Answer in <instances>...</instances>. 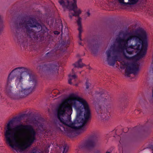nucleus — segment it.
Segmentation results:
<instances>
[{"mask_svg": "<svg viewBox=\"0 0 153 153\" xmlns=\"http://www.w3.org/2000/svg\"><path fill=\"white\" fill-rule=\"evenodd\" d=\"M57 117L64 125L82 133L86 129L84 126L91 118V111L85 100L73 94L59 105Z\"/></svg>", "mask_w": 153, "mask_h": 153, "instance_id": "1", "label": "nucleus"}, {"mask_svg": "<svg viewBox=\"0 0 153 153\" xmlns=\"http://www.w3.org/2000/svg\"><path fill=\"white\" fill-rule=\"evenodd\" d=\"M115 43L111 45L106 51L108 64L114 66L116 61H121L120 57L117 55L126 50L129 54L137 53L136 59L138 60L146 54L147 47V34L142 28L135 31L126 32L122 37H117Z\"/></svg>", "mask_w": 153, "mask_h": 153, "instance_id": "2", "label": "nucleus"}, {"mask_svg": "<svg viewBox=\"0 0 153 153\" xmlns=\"http://www.w3.org/2000/svg\"><path fill=\"white\" fill-rule=\"evenodd\" d=\"M24 27L26 29L27 36L33 41L37 40L40 36L39 33L42 29H44L43 31L45 32L47 30L46 27H42L33 17L27 16L22 18L19 25L16 26L13 31L14 39L17 40L20 45L27 42L26 38L24 37L20 32L21 28Z\"/></svg>", "mask_w": 153, "mask_h": 153, "instance_id": "3", "label": "nucleus"}, {"mask_svg": "<svg viewBox=\"0 0 153 153\" xmlns=\"http://www.w3.org/2000/svg\"><path fill=\"white\" fill-rule=\"evenodd\" d=\"M36 134H5L6 144L12 148L23 150L30 146L35 139Z\"/></svg>", "mask_w": 153, "mask_h": 153, "instance_id": "4", "label": "nucleus"}, {"mask_svg": "<svg viewBox=\"0 0 153 153\" xmlns=\"http://www.w3.org/2000/svg\"><path fill=\"white\" fill-rule=\"evenodd\" d=\"M13 119L8 121L4 127V134H36V131L31 125L20 124L13 126Z\"/></svg>", "mask_w": 153, "mask_h": 153, "instance_id": "5", "label": "nucleus"}, {"mask_svg": "<svg viewBox=\"0 0 153 153\" xmlns=\"http://www.w3.org/2000/svg\"><path fill=\"white\" fill-rule=\"evenodd\" d=\"M31 70L28 68L24 67H18L13 70L9 75L14 78L16 77V81L19 83L22 81L23 77L22 74L23 73L26 72L29 76V84L36 85V80L35 76L31 74Z\"/></svg>", "mask_w": 153, "mask_h": 153, "instance_id": "6", "label": "nucleus"}, {"mask_svg": "<svg viewBox=\"0 0 153 153\" xmlns=\"http://www.w3.org/2000/svg\"><path fill=\"white\" fill-rule=\"evenodd\" d=\"M73 3L70 2L69 0H59V2L64 9L67 8L70 11H73L74 13L72 14L73 16H78L77 22L78 26V30L79 31V36L80 37H81L82 32L81 22L82 19L79 16V15L81 13V11L80 9L76 10V9L77 8L76 1V0H73Z\"/></svg>", "mask_w": 153, "mask_h": 153, "instance_id": "7", "label": "nucleus"}, {"mask_svg": "<svg viewBox=\"0 0 153 153\" xmlns=\"http://www.w3.org/2000/svg\"><path fill=\"white\" fill-rule=\"evenodd\" d=\"M59 66L58 64L56 62H52L45 64L42 66L39 65L37 69L40 70L41 68L43 70L45 74L48 76L53 75L58 71Z\"/></svg>", "mask_w": 153, "mask_h": 153, "instance_id": "8", "label": "nucleus"}, {"mask_svg": "<svg viewBox=\"0 0 153 153\" xmlns=\"http://www.w3.org/2000/svg\"><path fill=\"white\" fill-rule=\"evenodd\" d=\"M36 85H32L30 87L25 89L22 88L18 90L17 88L16 89V93H14L12 99L14 100L20 99L26 97L33 92L35 88Z\"/></svg>", "mask_w": 153, "mask_h": 153, "instance_id": "9", "label": "nucleus"}, {"mask_svg": "<svg viewBox=\"0 0 153 153\" xmlns=\"http://www.w3.org/2000/svg\"><path fill=\"white\" fill-rule=\"evenodd\" d=\"M124 66L123 69L126 68L125 75L128 77L129 75L133 74L134 75L137 74L139 71V65L137 62L128 63L124 62L122 64Z\"/></svg>", "mask_w": 153, "mask_h": 153, "instance_id": "10", "label": "nucleus"}, {"mask_svg": "<svg viewBox=\"0 0 153 153\" xmlns=\"http://www.w3.org/2000/svg\"><path fill=\"white\" fill-rule=\"evenodd\" d=\"M95 108L99 119L103 122L109 120V112L106 108L103 106L98 105L96 106Z\"/></svg>", "mask_w": 153, "mask_h": 153, "instance_id": "11", "label": "nucleus"}, {"mask_svg": "<svg viewBox=\"0 0 153 153\" xmlns=\"http://www.w3.org/2000/svg\"><path fill=\"white\" fill-rule=\"evenodd\" d=\"M14 79L11 76L8 75L5 89V93L11 98L14 93L13 92L14 88L12 85V80Z\"/></svg>", "mask_w": 153, "mask_h": 153, "instance_id": "12", "label": "nucleus"}, {"mask_svg": "<svg viewBox=\"0 0 153 153\" xmlns=\"http://www.w3.org/2000/svg\"><path fill=\"white\" fill-rule=\"evenodd\" d=\"M96 140L93 137H91L85 141L78 146L79 149L90 148L94 147L96 144Z\"/></svg>", "mask_w": 153, "mask_h": 153, "instance_id": "13", "label": "nucleus"}, {"mask_svg": "<svg viewBox=\"0 0 153 153\" xmlns=\"http://www.w3.org/2000/svg\"><path fill=\"white\" fill-rule=\"evenodd\" d=\"M128 130L132 133H150L148 128L145 127L140 128L136 126L133 128H129Z\"/></svg>", "mask_w": 153, "mask_h": 153, "instance_id": "14", "label": "nucleus"}, {"mask_svg": "<svg viewBox=\"0 0 153 153\" xmlns=\"http://www.w3.org/2000/svg\"><path fill=\"white\" fill-rule=\"evenodd\" d=\"M139 0H118L119 2L121 4L125 6L127 5H134L136 4Z\"/></svg>", "mask_w": 153, "mask_h": 153, "instance_id": "15", "label": "nucleus"}, {"mask_svg": "<svg viewBox=\"0 0 153 153\" xmlns=\"http://www.w3.org/2000/svg\"><path fill=\"white\" fill-rule=\"evenodd\" d=\"M59 148L61 150H62V153H67L68 149V146L67 144L64 142V143L61 145Z\"/></svg>", "mask_w": 153, "mask_h": 153, "instance_id": "16", "label": "nucleus"}, {"mask_svg": "<svg viewBox=\"0 0 153 153\" xmlns=\"http://www.w3.org/2000/svg\"><path fill=\"white\" fill-rule=\"evenodd\" d=\"M75 67L81 68L84 66L85 65L82 63V59H80L77 62L73 64Z\"/></svg>", "mask_w": 153, "mask_h": 153, "instance_id": "17", "label": "nucleus"}, {"mask_svg": "<svg viewBox=\"0 0 153 153\" xmlns=\"http://www.w3.org/2000/svg\"><path fill=\"white\" fill-rule=\"evenodd\" d=\"M4 27L3 17L0 15V34L3 31Z\"/></svg>", "mask_w": 153, "mask_h": 153, "instance_id": "18", "label": "nucleus"}, {"mask_svg": "<svg viewBox=\"0 0 153 153\" xmlns=\"http://www.w3.org/2000/svg\"><path fill=\"white\" fill-rule=\"evenodd\" d=\"M105 94L106 95L105 97H107V98H104V99L102 100V101H103L104 104L106 105V106H107L111 103V101L108 97L107 95H108Z\"/></svg>", "mask_w": 153, "mask_h": 153, "instance_id": "19", "label": "nucleus"}, {"mask_svg": "<svg viewBox=\"0 0 153 153\" xmlns=\"http://www.w3.org/2000/svg\"><path fill=\"white\" fill-rule=\"evenodd\" d=\"M68 137L72 140H74L78 137V134H66Z\"/></svg>", "mask_w": 153, "mask_h": 153, "instance_id": "20", "label": "nucleus"}, {"mask_svg": "<svg viewBox=\"0 0 153 153\" xmlns=\"http://www.w3.org/2000/svg\"><path fill=\"white\" fill-rule=\"evenodd\" d=\"M37 123H36V125L38 126V128L41 131H42L44 130V126L43 125L41 124H40L38 122H37Z\"/></svg>", "mask_w": 153, "mask_h": 153, "instance_id": "21", "label": "nucleus"}, {"mask_svg": "<svg viewBox=\"0 0 153 153\" xmlns=\"http://www.w3.org/2000/svg\"><path fill=\"white\" fill-rule=\"evenodd\" d=\"M91 84L88 82V81H87L85 82L86 88L87 89H88L89 86L91 85Z\"/></svg>", "mask_w": 153, "mask_h": 153, "instance_id": "22", "label": "nucleus"}, {"mask_svg": "<svg viewBox=\"0 0 153 153\" xmlns=\"http://www.w3.org/2000/svg\"><path fill=\"white\" fill-rule=\"evenodd\" d=\"M123 54L125 58L127 59L130 60L132 58V57L127 56L124 53H123Z\"/></svg>", "mask_w": 153, "mask_h": 153, "instance_id": "23", "label": "nucleus"}, {"mask_svg": "<svg viewBox=\"0 0 153 153\" xmlns=\"http://www.w3.org/2000/svg\"><path fill=\"white\" fill-rule=\"evenodd\" d=\"M46 56L47 57H50L52 56L53 54L51 52H48L46 54Z\"/></svg>", "mask_w": 153, "mask_h": 153, "instance_id": "24", "label": "nucleus"}, {"mask_svg": "<svg viewBox=\"0 0 153 153\" xmlns=\"http://www.w3.org/2000/svg\"><path fill=\"white\" fill-rule=\"evenodd\" d=\"M69 76L71 77L73 79H74V80H76V79H77V76L75 74H74L73 75H69Z\"/></svg>", "mask_w": 153, "mask_h": 153, "instance_id": "25", "label": "nucleus"}, {"mask_svg": "<svg viewBox=\"0 0 153 153\" xmlns=\"http://www.w3.org/2000/svg\"><path fill=\"white\" fill-rule=\"evenodd\" d=\"M110 133H112V134H116V133H120V132H118V131H117L115 130H113V131H111L110 132Z\"/></svg>", "mask_w": 153, "mask_h": 153, "instance_id": "26", "label": "nucleus"}, {"mask_svg": "<svg viewBox=\"0 0 153 153\" xmlns=\"http://www.w3.org/2000/svg\"><path fill=\"white\" fill-rule=\"evenodd\" d=\"M72 79H69L68 80V83L70 84H71L72 83L71 82V80H72Z\"/></svg>", "mask_w": 153, "mask_h": 153, "instance_id": "27", "label": "nucleus"}, {"mask_svg": "<svg viewBox=\"0 0 153 153\" xmlns=\"http://www.w3.org/2000/svg\"><path fill=\"white\" fill-rule=\"evenodd\" d=\"M127 130H127V131H124V129H122V133H127Z\"/></svg>", "mask_w": 153, "mask_h": 153, "instance_id": "28", "label": "nucleus"}, {"mask_svg": "<svg viewBox=\"0 0 153 153\" xmlns=\"http://www.w3.org/2000/svg\"><path fill=\"white\" fill-rule=\"evenodd\" d=\"M86 14L88 16H89L90 15V13H89V12H87L86 13Z\"/></svg>", "mask_w": 153, "mask_h": 153, "instance_id": "29", "label": "nucleus"}, {"mask_svg": "<svg viewBox=\"0 0 153 153\" xmlns=\"http://www.w3.org/2000/svg\"><path fill=\"white\" fill-rule=\"evenodd\" d=\"M59 33L57 31H55L54 32L55 34H59Z\"/></svg>", "mask_w": 153, "mask_h": 153, "instance_id": "30", "label": "nucleus"}, {"mask_svg": "<svg viewBox=\"0 0 153 153\" xmlns=\"http://www.w3.org/2000/svg\"><path fill=\"white\" fill-rule=\"evenodd\" d=\"M95 46L96 47H98V45H93V47H94Z\"/></svg>", "mask_w": 153, "mask_h": 153, "instance_id": "31", "label": "nucleus"}, {"mask_svg": "<svg viewBox=\"0 0 153 153\" xmlns=\"http://www.w3.org/2000/svg\"><path fill=\"white\" fill-rule=\"evenodd\" d=\"M79 45H82V44L81 42H79Z\"/></svg>", "mask_w": 153, "mask_h": 153, "instance_id": "32", "label": "nucleus"}, {"mask_svg": "<svg viewBox=\"0 0 153 153\" xmlns=\"http://www.w3.org/2000/svg\"><path fill=\"white\" fill-rule=\"evenodd\" d=\"M72 72H73V73H74V69H72Z\"/></svg>", "mask_w": 153, "mask_h": 153, "instance_id": "33", "label": "nucleus"}, {"mask_svg": "<svg viewBox=\"0 0 153 153\" xmlns=\"http://www.w3.org/2000/svg\"><path fill=\"white\" fill-rule=\"evenodd\" d=\"M119 142H120V144H121V142H122V140H120V141H119Z\"/></svg>", "mask_w": 153, "mask_h": 153, "instance_id": "34", "label": "nucleus"}, {"mask_svg": "<svg viewBox=\"0 0 153 153\" xmlns=\"http://www.w3.org/2000/svg\"><path fill=\"white\" fill-rule=\"evenodd\" d=\"M79 39H80V40H82L81 38V37H79Z\"/></svg>", "mask_w": 153, "mask_h": 153, "instance_id": "35", "label": "nucleus"}, {"mask_svg": "<svg viewBox=\"0 0 153 153\" xmlns=\"http://www.w3.org/2000/svg\"><path fill=\"white\" fill-rule=\"evenodd\" d=\"M104 95V94H102V97H103V95ZM104 97H105V96H104Z\"/></svg>", "mask_w": 153, "mask_h": 153, "instance_id": "36", "label": "nucleus"}, {"mask_svg": "<svg viewBox=\"0 0 153 153\" xmlns=\"http://www.w3.org/2000/svg\"><path fill=\"white\" fill-rule=\"evenodd\" d=\"M106 153H110L109 152H107Z\"/></svg>", "mask_w": 153, "mask_h": 153, "instance_id": "37", "label": "nucleus"}, {"mask_svg": "<svg viewBox=\"0 0 153 153\" xmlns=\"http://www.w3.org/2000/svg\"><path fill=\"white\" fill-rule=\"evenodd\" d=\"M70 16V17L71 18H72V16Z\"/></svg>", "mask_w": 153, "mask_h": 153, "instance_id": "38", "label": "nucleus"}, {"mask_svg": "<svg viewBox=\"0 0 153 153\" xmlns=\"http://www.w3.org/2000/svg\"><path fill=\"white\" fill-rule=\"evenodd\" d=\"M152 97H153V89Z\"/></svg>", "mask_w": 153, "mask_h": 153, "instance_id": "39", "label": "nucleus"}, {"mask_svg": "<svg viewBox=\"0 0 153 153\" xmlns=\"http://www.w3.org/2000/svg\"><path fill=\"white\" fill-rule=\"evenodd\" d=\"M77 56H79V55H77Z\"/></svg>", "mask_w": 153, "mask_h": 153, "instance_id": "40", "label": "nucleus"}, {"mask_svg": "<svg viewBox=\"0 0 153 153\" xmlns=\"http://www.w3.org/2000/svg\"><path fill=\"white\" fill-rule=\"evenodd\" d=\"M58 94H59V93H58Z\"/></svg>", "mask_w": 153, "mask_h": 153, "instance_id": "41", "label": "nucleus"}, {"mask_svg": "<svg viewBox=\"0 0 153 153\" xmlns=\"http://www.w3.org/2000/svg\"><path fill=\"white\" fill-rule=\"evenodd\" d=\"M79 73L80 74L81 73V72H79Z\"/></svg>", "mask_w": 153, "mask_h": 153, "instance_id": "42", "label": "nucleus"}]
</instances>
